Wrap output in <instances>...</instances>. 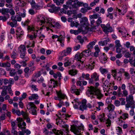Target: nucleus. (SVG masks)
<instances>
[{"mask_svg": "<svg viewBox=\"0 0 135 135\" xmlns=\"http://www.w3.org/2000/svg\"><path fill=\"white\" fill-rule=\"evenodd\" d=\"M88 88H89L87 92V94L89 97L92 95L91 97L94 98L93 95H94L97 98L99 99H101L103 97V94L101 93L100 91L98 89L92 86L88 87Z\"/></svg>", "mask_w": 135, "mask_h": 135, "instance_id": "1", "label": "nucleus"}, {"mask_svg": "<svg viewBox=\"0 0 135 135\" xmlns=\"http://www.w3.org/2000/svg\"><path fill=\"white\" fill-rule=\"evenodd\" d=\"M38 21H40L41 24H43V25H45L46 28L48 30V28L52 27V20L50 18H46L45 19L43 17L41 16L39 18Z\"/></svg>", "mask_w": 135, "mask_h": 135, "instance_id": "2", "label": "nucleus"}, {"mask_svg": "<svg viewBox=\"0 0 135 135\" xmlns=\"http://www.w3.org/2000/svg\"><path fill=\"white\" fill-rule=\"evenodd\" d=\"M37 108L34 104L32 102L29 103L27 105V109L29 110V112L33 115H36Z\"/></svg>", "mask_w": 135, "mask_h": 135, "instance_id": "3", "label": "nucleus"}, {"mask_svg": "<svg viewBox=\"0 0 135 135\" xmlns=\"http://www.w3.org/2000/svg\"><path fill=\"white\" fill-rule=\"evenodd\" d=\"M83 2H80L78 0H69L67 1V5H70L72 6L73 8H77L80 6H82Z\"/></svg>", "mask_w": 135, "mask_h": 135, "instance_id": "4", "label": "nucleus"}, {"mask_svg": "<svg viewBox=\"0 0 135 135\" xmlns=\"http://www.w3.org/2000/svg\"><path fill=\"white\" fill-rule=\"evenodd\" d=\"M126 100L127 103L126 105V107L128 108L134 103L133 96L131 94L129 95L128 97H126Z\"/></svg>", "mask_w": 135, "mask_h": 135, "instance_id": "5", "label": "nucleus"}, {"mask_svg": "<svg viewBox=\"0 0 135 135\" xmlns=\"http://www.w3.org/2000/svg\"><path fill=\"white\" fill-rule=\"evenodd\" d=\"M17 120L19 123L18 125V127L20 128H21L22 131H23L26 128L25 127L26 126V123L24 122L23 119L20 118H17Z\"/></svg>", "mask_w": 135, "mask_h": 135, "instance_id": "6", "label": "nucleus"}, {"mask_svg": "<svg viewBox=\"0 0 135 135\" xmlns=\"http://www.w3.org/2000/svg\"><path fill=\"white\" fill-rule=\"evenodd\" d=\"M28 30H30L31 31H34V36L33 35H28V37L31 40H33V38H36L38 35H37V33L38 32V30H35V28L32 27H31L28 26Z\"/></svg>", "mask_w": 135, "mask_h": 135, "instance_id": "7", "label": "nucleus"}, {"mask_svg": "<svg viewBox=\"0 0 135 135\" xmlns=\"http://www.w3.org/2000/svg\"><path fill=\"white\" fill-rule=\"evenodd\" d=\"M101 27L103 29V31L106 33H108L109 32H111L112 31V28L110 27V25L107 24L105 26L104 24H101Z\"/></svg>", "mask_w": 135, "mask_h": 135, "instance_id": "8", "label": "nucleus"}, {"mask_svg": "<svg viewBox=\"0 0 135 135\" xmlns=\"http://www.w3.org/2000/svg\"><path fill=\"white\" fill-rule=\"evenodd\" d=\"M94 57L90 58L89 60L90 63L88 65L86 66V68H88L90 70H92L94 68L95 64V60Z\"/></svg>", "mask_w": 135, "mask_h": 135, "instance_id": "9", "label": "nucleus"}, {"mask_svg": "<svg viewBox=\"0 0 135 135\" xmlns=\"http://www.w3.org/2000/svg\"><path fill=\"white\" fill-rule=\"evenodd\" d=\"M117 9H118L119 12V15H124L126 12L127 7L125 6H123V7L121 9H118L117 8Z\"/></svg>", "mask_w": 135, "mask_h": 135, "instance_id": "10", "label": "nucleus"}, {"mask_svg": "<svg viewBox=\"0 0 135 135\" xmlns=\"http://www.w3.org/2000/svg\"><path fill=\"white\" fill-rule=\"evenodd\" d=\"M60 8L59 7H56L54 5V6L49 9V11L51 13L57 12L60 9Z\"/></svg>", "mask_w": 135, "mask_h": 135, "instance_id": "11", "label": "nucleus"}, {"mask_svg": "<svg viewBox=\"0 0 135 135\" xmlns=\"http://www.w3.org/2000/svg\"><path fill=\"white\" fill-rule=\"evenodd\" d=\"M15 2V4L21 7H23L26 4V3L24 2L21 0H16Z\"/></svg>", "mask_w": 135, "mask_h": 135, "instance_id": "12", "label": "nucleus"}, {"mask_svg": "<svg viewBox=\"0 0 135 135\" xmlns=\"http://www.w3.org/2000/svg\"><path fill=\"white\" fill-rule=\"evenodd\" d=\"M4 88L2 89V91L1 93V95L2 96H4L7 94V90L9 87V86H3Z\"/></svg>", "mask_w": 135, "mask_h": 135, "instance_id": "13", "label": "nucleus"}, {"mask_svg": "<svg viewBox=\"0 0 135 135\" xmlns=\"http://www.w3.org/2000/svg\"><path fill=\"white\" fill-rule=\"evenodd\" d=\"M26 49L25 46L23 45H21L19 47L18 49V53H22L23 52H26Z\"/></svg>", "mask_w": 135, "mask_h": 135, "instance_id": "14", "label": "nucleus"}, {"mask_svg": "<svg viewBox=\"0 0 135 135\" xmlns=\"http://www.w3.org/2000/svg\"><path fill=\"white\" fill-rule=\"evenodd\" d=\"M97 41L96 40H95L94 41L90 42L89 44L87 45V47L88 49L90 50L93 49V46L97 42Z\"/></svg>", "mask_w": 135, "mask_h": 135, "instance_id": "15", "label": "nucleus"}, {"mask_svg": "<svg viewBox=\"0 0 135 135\" xmlns=\"http://www.w3.org/2000/svg\"><path fill=\"white\" fill-rule=\"evenodd\" d=\"M16 113L18 116H20L22 115L23 117H26L27 116V113L25 112L23 110L21 112L20 110H17Z\"/></svg>", "mask_w": 135, "mask_h": 135, "instance_id": "16", "label": "nucleus"}, {"mask_svg": "<svg viewBox=\"0 0 135 135\" xmlns=\"http://www.w3.org/2000/svg\"><path fill=\"white\" fill-rule=\"evenodd\" d=\"M84 57L83 56V54L82 53L80 54L78 53L76 54L75 57V58L78 61H79L80 62H82L81 59L83 57Z\"/></svg>", "mask_w": 135, "mask_h": 135, "instance_id": "17", "label": "nucleus"}, {"mask_svg": "<svg viewBox=\"0 0 135 135\" xmlns=\"http://www.w3.org/2000/svg\"><path fill=\"white\" fill-rule=\"evenodd\" d=\"M88 48V50L83 51L81 53L83 56L84 57L85 56H87L90 55L91 53V51Z\"/></svg>", "mask_w": 135, "mask_h": 135, "instance_id": "18", "label": "nucleus"}, {"mask_svg": "<svg viewBox=\"0 0 135 135\" xmlns=\"http://www.w3.org/2000/svg\"><path fill=\"white\" fill-rule=\"evenodd\" d=\"M11 64L9 62H0V66L3 67H10Z\"/></svg>", "mask_w": 135, "mask_h": 135, "instance_id": "19", "label": "nucleus"}, {"mask_svg": "<svg viewBox=\"0 0 135 135\" xmlns=\"http://www.w3.org/2000/svg\"><path fill=\"white\" fill-rule=\"evenodd\" d=\"M82 31L81 29H79L78 30H74L71 29L70 30V32L71 34H74L75 35H77Z\"/></svg>", "mask_w": 135, "mask_h": 135, "instance_id": "20", "label": "nucleus"}, {"mask_svg": "<svg viewBox=\"0 0 135 135\" xmlns=\"http://www.w3.org/2000/svg\"><path fill=\"white\" fill-rule=\"evenodd\" d=\"M20 57L23 59L24 60H25L26 61H27L29 60L28 57L26 56L25 55V52H23L22 53H20Z\"/></svg>", "mask_w": 135, "mask_h": 135, "instance_id": "21", "label": "nucleus"}, {"mask_svg": "<svg viewBox=\"0 0 135 135\" xmlns=\"http://www.w3.org/2000/svg\"><path fill=\"white\" fill-rule=\"evenodd\" d=\"M125 71V70L124 69H120V71L118 72V74H119V75L118 76H117V79H117V80L120 81L121 80V76H122V74L121 73L122 71Z\"/></svg>", "mask_w": 135, "mask_h": 135, "instance_id": "22", "label": "nucleus"}, {"mask_svg": "<svg viewBox=\"0 0 135 135\" xmlns=\"http://www.w3.org/2000/svg\"><path fill=\"white\" fill-rule=\"evenodd\" d=\"M9 12V9L8 8H2L1 10V12L3 15H6L9 17V15L8 14Z\"/></svg>", "mask_w": 135, "mask_h": 135, "instance_id": "23", "label": "nucleus"}, {"mask_svg": "<svg viewBox=\"0 0 135 135\" xmlns=\"http://www.w3.org/2000/svg\"><path fill=\"white\" fill-rule=\"evenodd\" d=\"M71 93H75L77 95H79L80 94L79 90L75 89L74 87H72L71 89Z\"/></svg>", "mask_w": 135, "mask_h": 135, "instance_id": "24", "label": "nucleus"}, {"mask_svg": "<svg viewBox=\"0 0 135 135\" xmlns=\"http://www.w3.org/2000/svg\"><path fill=\"white\" fill-rule=\"evenodd\" d=\"M52 131L55 135H63V132H62L57 130L56 129H53Z\"/></svg>", "mask_w": 135, "mask_h": 135, "instance_id": "25", "label": "nucleus"}, {"mask_svg": "<svg viewBox=\"0 0 135 135\" xmlns=\"http://www.w3.org/2000/svg\"><path fill=\"white\" fill-rule=\"evenodd\" d=\"M38 98V96L37 94H33L29 97V99L30 100H32L34 99H37Z\"/></svg>", "mask_w": 135, "mask_h": 135, "instance_id": "26", "label": "nucleus"}, {"mask_svg": "<svg viewBox=\"0 0 135 135\" xmlns=\"http://www.w3.org/2000/svg\"><path fill=\"white\" fill-rule=\"evenodd\" d=\"M18 56V54H17L16 50L14 49L11 55V57L13 59H16Z\"/></svg>", "mask_w": 135, "mask_h": 135, "instance_id": "27", "label": "nucleus"}, {"mask_svg": "<svg viewBox=\"0 0 135 135\" xmlns=\"http://www.w3.org/2000/svg\"><path fill=\"white\" fill-rule=\"evenodd\" d=\"M65 38V37L64 36H62L60 35L57 41H59L60 42L62 43L61 45L62 46H63L64 45V44L62 43V42L64 41Z\"/></svg>", "mask_w": 135, "mask_h": 135, "instance_id": "28", "label": "nucleus"}, {"mask_svg": "<svg viewBox=\"0 0 135 135\" xmlns=\"http://www.w3.org/2000/svg\"><path fill=\"white\" fill-rule=\"evenodd\" d=\"M73 103H75L74 105V107L76 109H78V107L79 104V103L78 102V100L74 99L73 102H72Z\"/></svg>", "mask_w": 135, "mask_h": 135, "instance_id": "29", "label": "nucleus"}, {"mask_svg": "<svg viewBox=\"0 0 135 135\" xmlns=\"http://www.w3.org/2000/svg\"><path fill=\"white\" fill-rule=\"evenodd\" d=\"M115 108L114 106L112 104H110L108 105L107 109L109 112L113 111L114 109Z\"/></svg>", "mask_w": 135, "mask_h": 135, "instance_id": "30", "label": "nucleus"}, {"mask_svg": "<svg viewBox=\"0 0 135 135\" xmlns=\"http://www.w3.org/2000/svg\"><path fill=\"white\" fill-rule=\"evenodd\" d=\"M91 77L93 79H95V81H97L99 80V76L97 75L96 73H94L91 76Z\"/></svg>", "mask_w": 135, "mask_h": 135, "instance_id": "31", "label": "nucleus"}, {"mask_svg": "<svg viewBox=\"0 0 135 135\" xmlns=\"http://www.w3.org/2000/svg\"><path fill=\"white\" fill-rule=\"evenodd\" d=\"M69 74L71 75H75L77 73V70L74 69H72L69 70Z\"/></svg>", "mask_w": 135, "mask_h": 135, "instance_id": "32", "label": "nucleus"}, {"mask_svg": "<svg viewBox=\"0 0 135 135\" xmlns=\"http://www.w3.org/2000/svg\"><path fill=\"white\" fill-rule=\"evenodd\" d=\"M17 23V22L16 21H15L13 22H7L8 24L11 27H13L15 26H16Z\"/></svg>", "mask_w": 135, "mask_h": 135, "instance_id": "33", "label": "nucleus"}, {"mask_svg": "<svg viewBox=\"0 0 135 135\" xmlns=\"http://www.w3.org/2000/svg\"><path fill=\"white\" fill-rule=\"evenodd\" d=\"M104 114L103 113L102 114H100L99 116H98V118L99 119L101 122H104L105 119L104 117Z\"/></svg>", "mask_w": 135, "mask_h": 135, "instance_id": "34", "label": "nucleus"}, {"mask_svg": "<svg viewBox=\"0 0 135 135\" xmlns=\"http://www.w3.org/2000/svg\"><path fill=\"white\" fill-rule=\"evenodd\" d=\"M91 27L90 28V31L92 32H95L97 30V26L92 25H91Z\"/></svg>", "mask_w": 135, "mask_h": 135, "instance_id": "35", "label": "nucleus"}, {"mask_svg": "<svg viewBox=\"0 0 135 135\" xmlns=\"http://www.w3.org/2000/svg\"><path fill=\"white\" fill-rule=\"evenodd\" d=\"M83 25L87 26L88 25V19L86 17H84L83 20Z\"/></svg>", "mask_w": 135, "mask_h": 135, "instance_id": "36", "label": "nucleus"}, {"mask_svg": "<svg viewBox=\"0 0 135 135\" xmlns=\"http://www.w3.org/2000/svg\"><path fill=\"white\" fill-rule=\"evenodd\" d=\"M56 124L58 125V123L60 124L62 123L63 122V123H64V122L62 119H60V118L58 117V118L56 119Z\"/></svg>", "mask_w": 135, "mask_h": 135, "instance_id": "37", "label": "nucleus"}, {"mask_svg": "<svg viewBox=\"0 0 135 135\" xmlns=\"http://www.w3.org/2000/svg\"><path fill=\"white\" fill-rule=\"evenodd\" d=\"M122 119L124 120L126 119L127 118H128V115L127 113H124L122 114V115L120 117Z\"/></svg>", "mask_w": 135, "mask_h": 135, "instance_id": "38", "label": "nucleus"}, {"mask_svg": "<svg viewBox=\"0 0 135 135\" xmlns=\"http://www.w3.org/2000/svg\"><path fill=\"white\" fill-rule=\"evenodd\" d=\"M79 25V24L75 21L71 22L70 24V26L71 27L74 26L77 27Z\"/></svg>", "mask_w": 135, "mask_h": 135, "instance_id": "39", "label": "nucleus"}, {"mask_svg": "<svg viewBox=\"0 0 135 135\" xmlns=\"http://www.w3.org/2000/svg\"><path fill=\"white\" fill-rule=\"evenodd\" d=\"M57 95L59 98H61L62 99H64L65 97V95L62 94L61 92H58L57 93Z\"/></svg>", "mask_w": 135, "mask_h": 135, "instance_id": "40", "label": "nucleus"}, {"mask_svg": "<svg viewBox=\"0 0 135 135\" xmlns=\"http://www.w3.org/2000/svg\"><path fill=\"white\" fill-rule=\"evenodd\" d=\"M112 75L114 77L115 79H117V76H118V74L117 73L116 70H112Z\"/></svg>", "mask_w": 135, "mask_h": 135, "instance_id": "41", "label": "nucleus"}, {"mask_svg": "<svg viewBox=\"0 0 135 135\" xmlns=\"http://www.w3.org/2000/svg\"><path fill=\"white\" fill-rule=\"evenodd\" d=\"M100 16L99 14H94L89 16L90 18H92L94 19L98 18Z\"/></svg>", "mask_w": 135, "mask_h": 135, "instance_id": "42", "label": "nucleus"}, {"mask_svg": "<svg viewBox=\"0 0 135 135\" xmlns=\"http://www.w3.org/2000/svg\"><path fill=\"white\" fill-rule=\"evenodd\" d=\"M68 54L66 52V50H64L62 51L61 54V56L60 58L61 59H62V57L64 56H66L68 55Z\"/></svg>", "mask_w": 135, "mask_h": 135, "instance_id": "43", "label": "nucleus"}, {"mask_svg": "<svg viewBox=\"0 0 135 135\" xmlns=\"http://www.w3.org/2000/svg\"><path fill=\"white\" fill-rule=\"evenodd\" d=\"M86 105L81 104V105L80 106L79 109L80 110L82 111H83L84 110L86 109Z\"/></svg>", "mask_w": 135, "mask_h": 135, "instance_id": "44", "label": "nucleus"}, {"mask_svg": "<svg viewBox=\"0 0 135 135\" xmlns=\"http://www.w3.org/2000/svg\"><path fill=\"white\" fill-rule=\"evenodd\" d=\"M115 42L116 47H120L121 46L119 40H116L115 41Z\"/></svg>", "mask_w": 135, "mask_h": 135, "instance_id": "45", "label": "nucleus"}, {"mask_svg": "<svg viewBox=\"0 0 135 135\" xmlns=\"http://www.w3.org/2000/svg\"><path fill=\"white\" fill-rule=\"evenodd\" d=\"M16 73V72L14 69H11L10 71V74L11 76H13L15 75Z\"/></svg>", "mask_w": 135, "mask_h": 135, "instance_id": "46", "label": "nucleus"}, {"mask_svg": "<svg viewBox=\"0 0 135 135\" xmlns=\"http://www.w3.org/2000/svg\"><path fill=\"white\" fill-rule=\"evenodd\" d=\"M17 37H19V38H20L21 37V36L23 34V32L22 31H21L20 32L18 31H17Z\"/></svg>", "mask_w": 135, "mask_h": 135, "instance_id": "47", "label": "nucleus"}, {"mask_svg": "<svg viewBox=\"0 0 135 135\" xmlns=\"http://www.w3.org/2000/svg\"><path fill=\"white\" fill-rule=\"evenodd\" d=\"M129 62L133 66L135 67V59L133 60L132 59H129Z\"/></svg>", "mask_w": 135, "mask_h": 135, "instance_id": "48", "label": "nucleus"}, {"mask_svg": "<svg viewBox=\"0 0 135 135\" xmlns=\"http://www.w3.org/2000/svg\"><path fill=\"white\" fill-rule=\"evenodd\" d=\"M15 127H12L11 130V132L13 133L14 135H18V132L16 131L15 130Z\"/></svg>", "mask_w": 135, "mask_h": 135, "instance_id": "49", "label": "nucleus"}, {"mask_svg": "<svg viewBox=\"0 0 135 135\" xmlns=\"http://www.w3.org/2000/svg\"><path fill=\"white\" fill-rule=\"evenodd\" d=\"M9 84L7 86H9V87L11 86V85L14 83V80L13 79L10 78L8 80Z\"/></svg>", "mask_w": 135, "mask_h": 135, "instance_id": "50", "label": "nucleus"}, {"mask_svg": "<svg viewBox=\"0 0 135 135\" xmlns=\"http://www.w3.org/2000/svg\"><path fill=\"white\" fill-rule=\"evenodd\" d=\"M83 6L84 7L86 8L88 10H90L91 9V8L90 7H88V5L87 3H83L82 4Z\"/></svg>", "mask_w": 135, "mask_h": 135, "instance_id": "51", "label": "nucleus"}, {"mask_svg": "<svg viewBox=\"0 0 135 135\" xmlns=\"http://www.w3.org/2000/svg\"><path fill=\"white\" fill-rule=\"evenodd\" d=\"M130 51H133V54L135 53V47L133 46H132L130 47Z\"/></svg>", "mask_w": 135, "mask_h": 135, "instance_id": "52", "label": "nucleus"}, {"mask_svg": "<svg viewBox=\"0 0 135 135\" xmlns=\"http://www.w3.org/2000/svg\"><path fill=\"white\" fill-rule=\"evenodd\" d=\"M120 102H121L122 105H124L125 104V99L123 98H120L119 99Z\"/></svg>", "mask_w": 135, "mask_h": 135, "instance_id": "53", "label": "nucleus"}, {"mask_svg": "<svg viewBox=\"0 0 135 135\" xmlns=\"http://www.w3.org/2000/svg\"><path fill=\"white\" fill-rule=\"evenodd\" d=\"M77 38L79 41L81 43H83L84 41L82 38V37L80 35L78 36L77 37Z\"/></svg>", "mask_w": 135, "mask_h": 135, "instance_id": "54", "label": "nucleus"}, {"mask_svg": "<svg viewBox=\"0 0 135 135\" xmlns=\"http://www.w3.org/2000/svg\"><path fill=\"white\" fill-rule=\"evenodd\" d=\"M66 52L68 55L70 54L71 51V48L70 47H68L66 48Z\"/></svg>", "mask_w": 135, "mask_h": 135, "instance_id": "55", "label": "nucleus"}, {"mask_svg": "<svg viewBox=\"0 0 135 135\" xmlns=\"http://www.w3.org/2000/svg\"><path fill=\"white\" fill-rule=\"evenodd\" d=\"M118 30L119 32L122 33V35H123V32L125 30V28H124L122 27V28H118Z\"/></svg>", "mask_w": 135, "mask_h": 135, "instance_id": "56", "label": "nucleus"}, {"mask_svg": "<svg viewBox=\"0 0 135 135\" xmlns=\"http://www.w3.org/2000/svg\"><path fill=\"white\" fill-rule=\"evenodd\" d=\"M114 104L116 106H119L120 105V103L118 100H115L114 102Z\"/></svg>", "mask_w": 135, "mask_h": 135, "instance_id": "57", "label": "nucleus"}, {"mask_svg": "<svg viewBox=\"0 0 135 135\" xmlns=\"http://www.w3.org/2000/svg\"><path fill=\"white\" fill-rule=\"evenodd\" d=\"M0 74L1 75H4L6 74V72L4 69L0 68Z\"/></svg>", "mask_w": 135, "mask_h": 135, "instance_id": "58", "label": "nucleus"}, {"mask_svg": "<svg viewBox=\"0 0 135 135\" xmlns=\"http://www.w3.org/2000/svg\"><path fill=\"white\" fill-rule=\"evenodd\" d=\"M102 22L101 17H99L96 22L97 25H99Z\"/></svg>", "mask_w": 135, "mask_h": 135, "instance_id": "59", "label": "nucleus"}, {"mask_svg": "<svg viewBox=\"0 0 135 135\" xmlns=\"http://www.w3.org/2000/svg\"><path fill=\"white\" fill-rule=\"evenodd\" d=\"M100 70L102 74H104L105 73H107V71L106 69L101 68L100 69Z\"/></svg>", "mask_w": 135, "mask_h": 135, "instance_id": "60", "label": "nucleus"}, {"mask_svg": "<svg viewBox=\"0 0 135 135\" xmlns=\"http://www.w3.org/2000/svg\"><path fill=\"white\" fill-rule=\"evenodd\" d=\"M58 100H59L60 101V103L58 104V106L60 108L61 107V106H62L63 105H64L63 102L60 99H59Z\"/></svg>", "mask_w": 135, "mask_h": 135, "instance_id": "61", "label": "nucleus"}, {"mask_svg": "<svg viewBox=\"0 0 135 135\" xmlns=\"http://www.w3.org/2000/svg\"><path fill=\"white\" fill-rule=\"evenodd\" d=\"M94 49L95 51L99 52L100 51V49L98 45H96L94 47Z\"/></svg>", "mask_w": 135, "mask_h": 135, "instance_id": "62", "label": "nucleus"}, {"mask_svg": "<svg viewBox=\"0 0 135 135\" xmlns=\"http://www.w3.org/2000/svg\"><path fill=\"white\" fill-rule=\"evenodd\" d=\"M124 75L125 76L126 78L127 79H129L130 78L129 74L128 73L126 72H124Z\"/></svg>", "mask_w": 135, "mask_h": 135, "instance_id": "63", "label": "nucleus"}, {"mask_svg": "<svg viewBox=\"0 0 135 135\" xmlns=\"http://www.w3.org/2000/svg\"><path fill=\"white\" fill-rule=\"evenodd\" d=\"M123 92V97H127V96L128 95V92L126 90H124L122 91Z\"/></svg>", "mask_w": 135, "mask_h": 135, "instance_id": "64", "label": "nucleus"}]
</instances>
